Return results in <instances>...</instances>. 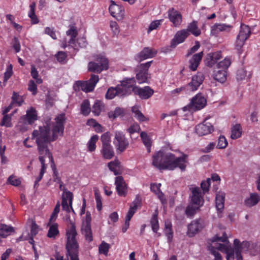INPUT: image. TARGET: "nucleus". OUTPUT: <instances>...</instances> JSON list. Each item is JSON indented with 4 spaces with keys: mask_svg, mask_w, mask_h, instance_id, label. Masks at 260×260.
<instances>
[{
    "mask_svg": "<svg viewBox=\"0 0 260 260\" xmlns=\"http://www.w3.org/2000/svg\"><path fill=\"white\" fill-rule=\"evenodd\" d=\"M66 120L64 113L57 115L52 122L49 118L43 126L33 131L32 138L36 140V143H49L55 141L58 137L63 136Z\"/></svg>",
    "mask_w": 260,
    "mask_h": 260,
    "instance_id": "nucleus-1",
    "label": "nucleus"
},
{
    "mask_svg": "<svg viewBox=\"0 0 260 260\" xmlns=\"http://www.w3.org/2000/svg\"><path fill=\"white\" fill-rule=\"evenodd\" d=\"M188 155L182 153L177 157L170 152L159 151L156 152L152 157V165L158 169L173 171L179 168L181 171H185L188 163Z\"/></svg>",
    "mask_w": 260,
    "mask_h": 260,
    "instance_id": "nucleus-2",
    "label": "nucleus"
},
{
    "mask_svg": "<svg viewBox=\"0 0 260 260\" xmlns=\"http://www.w3.org/2000/svg\"><path fill=\"white\" fill-rule=\"evenodd\" d=\"M68 223L66 231L67 241L66 249V256L68 260H78L79 246L76 237L77 232L76 230L75 223L69 216L66 217Z\"/></svg>",
    "mask_w": 260,
    "mask_h": 260,
    "instance_id": "nucleus-3",
    "label": "nucleus"
},
{
    "mask_svg": "<svg viewBox=\"0 0 260 260\" xmlns=\"http://www.w3.org/2000/svg\"><path fill=\"white\" fill-rule=\"evenodd\" d=\"M215 246L210 245L208 246L209 250L215 256V260H221V256L218 253L217 250L225 252L226 254L227 260H229L230 257L234 256V251H237V252L247 251L250 245L248 242H243L241 243L238 239L234 240V248H232L229 242L226 244L215 243Z\"/></svg>",
    "mask_w": 260,
    "mask_h": 260,
    "instance_id": "nucleus-4",
    "label": "nucleus"
},
{
    "mask_svg": "<svg viewBox=\"0 0 260 260\" xmlns=\"http://www.w3.org/2000/svg\"><path fill=\"white\" fill-rule=\"evenodd\" d=\"M101 140L102 142L101 152L103 156L107 159H111L114 155V152L110 144L111 137L110 133L107 132L103 134L101 137Z\"/></svg>",
    "mask_w": 260,
    "mask_h": 260,
    "instance_id": "nucleus-5",
    "label": "nucleus"
},
{
    "mask_svg": "<svg viewBox=\"0 0 260 260\" xmlns=\"http://www.w3.org/2000/svg\"><path fill=\"white\" fill-rule=\"evenodd\" d=\"M37 119L38 114L36 110L33 107H30L26 110V114L21 116L20 119L19 126H21L20 124H24V127H21L20 130L21 132H25L27 130L26 125H31Z\"/></svg>",
    "mask_w": 260,
    "mask_h": 260,
    "instance_id": "nucleus-6",
    "label": "nucleus"
},
{
    "mask_svg": "<svg viewBox=\"0 0 260 260\" xmlns=\"http://www.w3.org/2000/svg\"><path fill=\"white\" fill-rule=\"evenodd\" d=\"M108 59L103 55L97 56L95 62L90 61L88 63V70L92 72L100 73L103 70H107L109 68Z\"/></svg>",
    "mask_w": 260,
    "mask_h": 260,
    "instance_id": "nucleus-7",
    "label": "nucleus"
},
{
    "mask_svg": "<svg viewBox=\"0 0 260 260\" xmlns=\"http://www.w3.org/2000/svg\"><path fill=\"white\" fill-rule=\"evenodd\" d=\"M250 34V29L248 26L245 24H242L241 25L240 30L237 37L235 42L236 49L239 54L242 53V48L244 45L245 41L249 37Z\"/></svg>",
    "mask_w": 260,
    "mask_h": 260,
    "instance_id": "nucleus-8",
    "label": "nucleus"
},
{
    "mask_svg": "<svg viewBox=\"0 0 260 260\" xmlns=\"http://www.w3.org/2000/svg\"><path fill=\"white\" fill-rule=\"evenodd\" d=\"M206 104V100L205 98L201 94H198L192 98L188 105L183 107V110L184 111L199 110L203 108Z\"/></svg>",
    "mask_w": 260,
    "mask_h": 260,
    "instance_id": "nucleus-9",
    "label": "nucleus"
},
{
    "mask_svg": "<svg viewBox=\"0 0 260 260\" xmlns=\"http://www.w3.org/2000/svg\"><path fill=\"white\" fill-rule=\"evenodd\" d=\"M113 144L116 149L120 152H123L128 146L129 142L121 132L116 131L115 133Z\"/></svg>",
    "mask_w": 260,
    "mask_h": 260,
    "instance_id": "nucleus-10",
    "label": "nucleus"
},
{
    "mask_svg": "<svg viewBox=\"0 0 260 260\" xmlns=\"http://www.w3.org/2000/svg\"><path fill=\"white\" fill-rule=\"evenodd\" d=\"M78 32L76 27L74 26H71L69 30L66 31V35L70 37V40L67 41L66 39L62 41V47L66 48L67 47H71L73 48H77L76 38Z\"/></svg>",
    "mask_w": 260,
    "mask_h": 260,
    "instance_id": "nucleus-11",
    "label": "nucleus"
},
{
    "mask_svg": "<svg viewBox=\"0 0 260 260\" xmlns=\"http://www.w3.org/2000/svg\"><path fill=\"white\" fill-rule=\"evenodd\" d=\"M191 194L190 196V203L194 205L203 206L204 203L203 193H202L200 188L193 185L189 187Z\"/></svg>",
    "mask_w": 260,
    "mask_h": 260,
    "instance_id": "nucleus-12",
    "label": "nucleus"
},
{
    "mask_svg": "<svg viewBox=\"0 0 260 260\" xmlns=\"http://www.w3.org/2000/svg\"><path fill=\"white\" fill-rule=\"evenodd\" d=\"M152 62V61H150L145 63H141L138 66L139 72L136 75V78L139 83L141 84L147 82L148 78L147 71Z\"/></svg>",
    "mask_w": 260,
    "mask_h": 260,
    "instance_id": "nucleus-13",
    "label": "nucleus"
},
{
    "mask_svg": "<svg viewBox=\"0 0 260 260\" xmlns=\"http://www.w3.org/2000/svg\"><path fill=\"white\" fill-rule=\"evenodd\" d=\"M91 220V218L90 213L89 212H87L86 214V218L82 223L81 233L84 235L85 239L88 242H91L93 240L90 225Z\"/></svg>",
    "mask_w": 260,
    "mask_h": 260,
    "instance_id": "nucleus-14",
    "label": "nucleus"
},
{
    "mask_svg": "<svg viewBox=\"0 0 260 260\" xmlns=\"http://www.w3.org/2000/svg\"><path fill=\"white\" fill-rule=\"evenodd\" d=\"M205 79L204 74L198 72L197 74L192 77L191 81L186 85L187 91H194L202 84Z\"/></svg>",
    "mask_w": 260,
    "mask_h": 260,
    "instance_id": "nucleus-15",
    "label": "nucleus"
},
{
    "mask_svg": "<svg viewBox=\"0 0 260 260\" xmlns=\"http://www.w3.org/2000/svg\"><path fill=\"white\" fill-rule=\"evenodd\" d=\"M135 83L134 78L126 79L121 82L120 85H118V90H121L124 96L129 94L132 91H133V88L136 87Z\"/></svg>",
    "mask_w": 260,
    "mask_h": 260,
    "instance_id": "nucleus-16",
    "label": "nucleus"
},
{
    "mask_svg": "<svg viewBox=\"0 0 260 260\" xmlns=\"http://www.w3.org/2000/svg\"><path fill=\"white\" fill-rule=\"evenodd\" d=\"M99 80L98 75H92L89 80L84 82H79V86L83 91L86 92H90L94 89Z\"/></svg>",
    "mask_w": 260,
    "mask_h": 260,
    "instance_id": "nucleus-17",
    "label": "nucleus"
},
{
    "mask_svg": "<svg viewBox=\"0 0 260 260\" xmlns=\"http://www.w3.org/2000/svg\"><path fill=\"white\" fill-rule=\"evenodd\" d=\"M214 130L213 125L206 120L196 126V132L199 136H203L211 133Z\"/></svg>",
    "mask_w": 260,
    "mask_h": 260,
    "instance_id": "nucleus-18",
    "label": "nucleus"
},
{
    "mask_svg": "<svg viewBox=\"0 0 260 260\" xmlns=\"http://www.w3.org/2000/svg\"><path fill=\"white\" fill-rule=\"evenodd\" d=\"M189 35V33L186 29L178 31L171 41V47L175 48L177 45L183 43Z\"/></svg>",
    "mask_w": 260,
    "mask_h": 260,
    "instance_id": "nucleus-19",
    "label": "nucleus"
},
{
    "mask_svg": "<svg viewBox=\"0 0 260 260\" xmlns=\"http://www.w3.org/2000/svg\"><path fill=\"white\" fill-rule=\"evenodd\" d=\"M156 54V50L149 47H145L137 54L136 59L140 62L145 59L152 58Z\"/></svg>",
    "mask_w": 260,
    "mask_h": 260,
    "instance_id": "nucleus-20",
    "label": "nucleus"
},
{
    "mask_svg": "<svg viewBox=\"0 0 260 260\" xmlns=\"http://www.w3.org/2000/svg\"><path fill=\"white\" fill-rule=\"evenodd\" d=\"M133 92L142 99H148L154 93L153 90L149 86H145L144 88L135 87L133 88Z\"/></svg>",
    "mask_w": 260,
    "mask_h": 260,
    "instance_id": "nucleus-21",
    "label": "nucleus"
},
{
    "mask_svg": "<svg viewBox=\"0 0 260 260\" xmlns=\"http://www.w3.org/2000/svg\"><path fill=\"white\" fill-rule=\"evenodd\" d=\"M233 26L225 23H215L211 28V35L217 36L220 32H229Z\"/></svg>",
    "mask_w": 260,
    "mask_h": 260,
    "instance_id": "nucleus-22",
    "label": "nucleus"
},
{
    "mask_svg": "<svg viewBox=\"0 0 260 260\" xmlns=\"http://www.w3.org/2000/svg\"><path fill=\"white\" fill-rule=\"evenodd\" d=\"M73 193L70 191H67L65 192V197L63 194L62 198V207L63 210H65L67 212L70 211L71 209L73 212H74L72 205L73 202Z\"/></svg>",
    "mask_w": 260,
    "mask_h": 260,
    "instance_id": "nucleus-23",
    "label": "nucleus"
},
{
    "mask_svg": "<svg viewBox=\"0 0 260 260\" xmlns=\"http://www.w3.org/2000/svg\"><path fill=\"white\" fill-rule=\"evenodd\" d=\"M115 184L118 194L125 197L127 192L126 183L122 176H119L115 178Z\"/></svg>",
    "mask_w": 260,
    "mask_h": 260,
    "instance_id": "nucleus-24",
    "label": "nucleus"
},
{
    "mask_svg": "<svg viewBox=\"0 0 260 260\" xmlns=\"http://www.w3.org/2000/svg\"><path fill=\"white\" fill-rule=\"evenodd\" d=\"M202 220L198 219L192 221L188 225L187 234L189 237H192L198 233L202 228Z\"/></svg>",
    "mask_w": 260,
    "mask_h": 260,
    "instance_id": "nucleus-25",
    "label": "nucleus"
},
{
    "mask_svg": "<svg viewBox=\"0 0 260 260\" xmlns=\"http://www.w3.org/2000/svg\"><path fill=\"white\" fill-rule=\"evenodd\" d=\"M168 16L170 21L175 27L179 26L182 22V16L181 14L173 8L168 11Z\"/></svg>",
    "mask_w": 260,
    "mask_h": 260,
    "instance_id": "nucleus-26",
    "label": "nucleus"
},
{
    "mask_svg": "<svg viewBox=\"0 0 260 260\" xmlns=\"http://www.w3.org/2000/svg\"><path fill=\"white\" fill-rule=\"evenodd\" d=\"M38 146V151L39 156L48 157L52 162H53V158L51 153L49 151L47 144L48 143H36Z\"/></svg>",
    "mask_w": 260,
    "mask_h": 260,
    "instance_id": "nucleus-27",
    "label": "nucleus"
},
{
    "mask_svg": "<svg viewBox=\"0 0 260 260\" xmlns=\"http://www.w3.org/2000/svg\"><path fill=\"white\" fill-rule=\"evenodd\" d=\"M111 4L109 10L111 15L116 18L121 17L124 14L123 8L119 5L116 4L114 1H110Z\"/></svg>",
    "mask_w": 260,
    "mask_h": 260,
    "instance_id": "nucleus-28",
    "label": "nucleus"
},
{
    "mask_svg": "<svg viewBox=\"0 0 260 260\" xmlns=\"http://www.w3.org/2000/svg\"><path fill=\"white\" fill-rule=\"evenodd\" d=\"M204 53L200 52L194 54L189 60V68L192 71L197 70L200 62L203 58Z\"/></svg>",
    "mask_w": 260,
    "mask_h": 260,
    "instance_id": "nucleus-29",
    "label": "nucleus"
},
{
    "mask_svg": "<svg viewBox=\"0 0 260 260\" xmlns=\"http://www.w3.org/2000/svg\"><path fill=\"white\" fill-rule=\"evenodd\" d=\"M221 58V52L209 53L206 56L205 63L207 66L212 67Z\"/></svg>",
    "mask_w": 260,
    "mask_h": 260,
    "instance_id": "nucleus-30",
    "label": "nucleus"
},
{
    "mask_svg": "<svg viewBox=\"0 0 260 260\" xmlns=\"http://www.w3.org/2000/svg\"><path fill=\"white\" fill-rule=\"evenodd\" d=\"M260 201V197L256 193H251L249 198L246 199L244 203L248 207H251L256 205Z\"/></svg>",
    "mask_w": 260,
    "mask_h": 260,
    "instance_id": "nucleus-31",
    "label": "nucleus"
},
{
    "mask_svg": "<svg viewBox=\"0 0 260 260\" xmlns=\"http://www.w3.org/2000/svg\"><path fill=\"white\" fill-rule=\"evenodd\" d=\"M188 33H191L196 37H198L201 35V30L199 28L197 22L193 21L188 24L187 29Z\"/></svg>",
    "mask_w": 260,
    "mask_h": 260,
    "instance_id": "nucleus-32",
    "label": "nucleus"
},
{
    "mask_svg": "<svg viewBox=\"0 0 260 260\" xmlns=\"http://www.w3.org/2000/svg\"><path fill=\"white\" fill-rule=\"evenodd\" d=\"M225 194L223 192H219L216 194L215 204L218 210L221 211L224 208Z\"/></svg>",
    "mask_w": 260,
    "mask_h": 260,
    "instance_id": "nucleus-33",
    "label": "nucleus"
},
{
    "mask_svg": "<svg viewBox=\"0 0 260 260\" xmlns=\"http://www.w3.org/2000/svg\"><path fill=\"white\" fill-rule=\"evenodd\" d=\"M242 133V127L240 124H236L231 128V138L232 139H237L240 138Z\"/></svg>",
    "mask_w": 260,
    "mask_h": 260,
    "instance_id": "nucleus-34",
    "label": "nucleus"
},
{
    "mask_svg": "<svg viewBox=\"0 0 260 260\" xmlns=\"http://www.w3.org/2000/svg\"><path fill=\"white\" fill-rule=\"evenodd\" d=\"M14 232L13 227L6 224H0V238H5L8 236L10 233Z\"/></svg>",
    "mask_w": 260,
    "mask_h": 260,
    "instance_id": "nucleus-35",
    "label": "nucleus"
},
{
    "mask_svg": "<svg viewBox=\"0 0 260 260\" xmlns=\"http://www.w3.org/2000/svg\"><path fill=\"white\" fill-rule=\"evenodd\" d=\"M104 109L103 103L99 100L95 102L92 107L91 111L95 116H99Z\"/></svg>",
    "mask_w": 260,
    "mask_h": 260,
    "instance_id": "nucleus-36",
    "label": "nucleus"
},
{
    "mask_svg": "<svg viewBox=\"0 0 260 260\" xmlns=\"http://www.w3.org/2000/svg\"><path fill=\"white\" fill-rule=\"evenodd\" d=\"M116 95L118 96H124L121 92V90H118V86L115 87H111L110 88L106 94V98L108 99H113Z\"/></svg>",
    "mask_w": 260,
    "mask_h": 260,
    "instance_id": "nucleus-37",
    "label": "nucleus"
},
{
    "mask_svg": "<svg viewBox=\"0 0 260 260\" xmlns=\"http://www.w3.org/2000/svg\"><path fill=\"white\" fill-rule=\"evenodd\" d=\"M132 111L135 114L134 117L139 121L143 122L148 120L139 110L138 107H133L132 108Z\"/></svg>",
    "mask_w": 260,
    "mask_h": 260,
    "instance_id": "nucleus-38",
    "label": "nucleus"
},
{
    "mask_svg": "<svg viewBox=\"0 0 260 260\" xmlns=\"http://www.w3.org/2000/svg\"><path fill=\"white\" fill-rule=\"evenodd\" d=\"M215 80L223 83L226 79V71L224 70H219L216 71L214 74Z\"/></svg>",
    "mask_w": 260,
    "mask_h": 260,
    "instance_id": "nucleus-39",
    "label": "nucleus"
},
{
    "mask_svg": "<svg viewBox=\"0 0 260 260\" xmlns=\"http://www.w3.org/2000/svg\"><path fill=\"white\" fill-rule=\"evenodd\" d=\"M161 186V184H151L150 186V189L152 191L154 192L156 194H157V197L161 200L162 202L164 200V197L163 193L160 191V187Z\"/></svg>",
    "mask_w": 260,
    "mask_h": 260,
    "instance_id": "nucleus-40",
    "label": "nucleus"
},
{
    "mask_svg": "<svg viewBox=\"0 0 260 260\" xmlns=\"http://www.w3.org/2000/svg\"><path fill=\"white\" fill-rule=\"evenodd\" d=\"M141 139L146 147L148 152L149 153L151 151V142L149 137L147 134L145 132H142L140 134Z\"/></svg>",
    "mask_w": 260,
    "mask_h": 260,
    "instance_id": "nucleus-41",
    "label": "nucleus"
},
{
    "mask_svg": "<svg viewBox=\"0 0 260 260\" xmlns=\"http://www.w3.org/2000/svg\"><path fill=\"white\" fill-rule=\"evenodd\" d=\"M202 206L190 203L186 209V214L187 216H192Z\"/></svg>",
    "mask_w": 260,
    "mask_h": 260,
    "instance_id": "nucleus-42",
    "label": "nucleus"
},
{
    "mask_svg": "<svg viewBox=\"0 0 260 260\" xmlns=\"http://www.w3.org/2000/svg\"><path fill=\"white\" fill-rule=\"evenodd\" d=\"M30 10L28 13V16L31 18L32 23L34 24H37L39 22L38 19L35 14V8H36V4L35 3H32L30 6Z\"/></svg>",
    "mask_w": 260,
    "mask_h": 260,
    "instance_id": "nucleus-43",
    "label": "nucleus"
},
{
    "mask_svg": "<svg viewBox=\"0 0 260 260\" xmlns=\"http://www.w3.org/2000/svg\"><path fill=\"white\" fill-rule=\"evenodd\" d=\"M59 234L58 224L54 223L50 226L47 236L49 238H55Z\"/></svg>",
    "mask_w": 260,
    "mask_h": 260,
    "instance_id": "nucleus-44",
    "label": "nucleus"
},
{
    "mask_svg": "<svg viewBox=\"0 0 260 260\" xmlns=\"http://www.w3.org/2000/svg\"><path fill=\"white\" fill-rule=\"evenodd\" d=\"M81 110L82 113L84 115H88L90 113L91 109L90 107L89 102L87 100H84L81 105Z\"/></svg>",
    "mask_w": 260,
    "mask_h": 260,
    "instance_id": "nucleus-45",
    "label": "nucleus"
},
{
    "mask_svg": "<svg viewBox=\"0 0 260 260\" xmlns=\"http://www.w3.org/2000/svg\"><path fill=\"white\" fill-rule=\"evenodd\" d=\"M99 139L98 135H93L90 139L88 143V148L89 151H94L96 148V143Z\"/></svg>",
    "mask_w": 260,
    "mask_h": 260,
    "instance_id": "nucleus-46",
    "label": "nucleus"
},
{
    "mask_svg": "<svg viewBox=\"0 0 260 260\" xmlns=\"http://www.w3.org/2000/svg\"><path fill=\"white\" fill-rule=\"evenodd\" d=\"M231 64V61L229 58H225L223 60L220 61L217 64V68L221 70L226 71Z\"/></svg>",
    "mask_w": 260,
    "mask_h": 260,
    "instance_id": "nucleus-47",
    "label": "nucleus"
},
{
    "mask_svg": "<svg viewBox=\"0 0 260 260\" xmlns=\"http://www.w3.org/2000/svg\"><path fill=\"white\" fill-rule=\"evenodd\" d=\"M12 114H5L4 115V117L2 119L1 125L2 126H5L7 127H10L12 126V124L11 123Z\"/></svg>",
    "mask_w": 260,
    "mask_h": 260,
    "instance_id": "nucleus-48",
    "label": "nucleus"
},
{
    "mask_svg": "<svg viewBox=\"0 0 260 260\" xmlns=\"http://www.w3.org/2000/svg\"><path fill=\"white\" fill-rule=\"evenodd\" d=\"M152 230L155 233H157L159 229V224L157 218V214H154L150 221Z\"/></svg>",
    "mask_w": 260,
    "mask_h": 260,
    "instance_id": "nucleus-49",
    "label": "nucleus"
},
{
    "mask_svg": "<svg viewBox=\"0 0 260 260\" xmlns=\"http://www.w3.org/2000/svg\"><path fill=\"white\" fill-rule=\"evenodd\" d=\"M12 102L20 106L24 102V100L22 96H20L17 92L14 91L12 96Z\"/></svg>",
    "mask_w": 260,
    "mask_h": 260,
    "instance_id": "nucleus-50",
    "label": "nucleus"
},
{
    "mask_svg": "<svg viewBox=\"0 0 260 260\" xmlns=\"http://www.w3.org/2000/svg\"><path fill=\"white\" fill-rule=\"evenodd\" d=\"M110 248V246L109 244L106 243L105 241H103L99 247V252L100 253L104 254L106 255L108 254Z\"/></svg>",
    "mask_w": 260,
    "mask_h": 260,
    "instance_id": "nucleus-51",
    "label": "nucleus"
},
{
    "mask_svg": "<svg viewBox=\"0 0 260 260\" xmlns=\"http://www.w3.org/2000/svg\"><path fill=\"white\" fill-rule=\"evenodd\" d=\"M108 167L111 171L114 172L115 175L119 173V162L117 161H112L109 162Z\"/></svg>",
    "mask_w": 260,
    "mask_h": 260,
    "instance_id": "nucleus-52",
    "label": "nucleus"
},
{
    "mask_svg": "<svg viewBox=\"0 0 260 260\" xmlns=\"http://www.w3.org/2000/svg\"><path fill=\"white\" fill-rule=\"evenodd\" d=\"M228 144V141L224 136H220L219 137L217 148L219 149H224L226 147Z\"/></svg>",
    "mask_w": 260,
    "mask_h": 260,
    "instance_id": "nucleus-53",
    "label": "nucleus"
},
{
    "mask_svg": "<svg viewBox=\"0 0 260 260\" xmlns=\"http://www.w3.org/2000/svg\"><path fill=\"white\" fill-rule=\"evenodd\" d=\"M7 182L8 183L15 186H19L21 184V181L19 178L13 175L10 176L8 178Z\"/></svg>",
    "mask_w": 260,
    "mask_h": 260,
    "instance_id": "nucleus-54",
    "label": "nucleus"
},
{
    "mask_svg": "<svg viewBox=\"0 0 260 260\" xmlns=\"http://www.w3.org/2000/svg\"><path fill=\"white\" fill-rule=\"evenodd\" d=\"M211 181V179L208 178L206 180L202 181L201 183V187L203 190V194L208 191Z\"/></svg>",
    "mask_w": 260,
    "mask_h": 260,
    "instance_id": "nucleus-55",
    "label": "nucleus"
},
{
    "mask_svg": "<svg viewBox=\"0 0 260 260\" xmlns=\"http://www.w3.org/2000/svg\"><path fill=\"white\" fill-rule=\"evenodd\" d=\"M137 206L136 204H135V205L133 206H131L129 210L125 216V220L127 221H130L132 217L136 212V211L137 210Z\"/></svg>",
    "mask_w": 260,
    "mask_h": 260,
    "instance_id": "nucleus-56",
    "label": "nucleus"
},
{
    "mask_svg": "<svg viewBox=\"0 0 260 260\" xmlns=\"http://www.w3.org/2000/svg\"><path fill=\"white\" fill-rule=\"evenodd\" d=\"M77 48H74L75 50H78L80 48L85 47L87 44L85 38L81 37L76 39Z\"/></svg>",
    "mask_w": 260,
    "mask_h": 260,
    "instance_id": "nucleus-57",
    "label": "nucleus"
},
{
    "mask_svg": "<svg viewBox=\"0 0 260 260\" xmlns=\"http://www.w3.org/2000/svg\"><path fill=\"white\" fill-rule=\"evenodd\" d=\"M140 126L138 123H134L129 128L127 129V132L130 135H132L135 133H139L140 131Z\"/></svg>",
    "mask_w": 260,
    "mask_h": 260,
    "instance_id": "nucleus-58",
    "label": "nucleus"
},
{
    "mask_svg": "<svg viewBox=\"0 0 260 260\" xmlns=\"http://www.w3.org/2000/svg\"><path fill=\"white\" fill-rule=\"evenodd\" d=\"M13 48L15 50L16 52H19L21 49V46L18 39L14 37L11 43Z\"/></svg>",
    "mask_w": 260,
    "mask_h": 260,
    "instance_id": "nucleus-59",
    "label": "nucleus"
},
{
    "mask_svg": "<svg viewBox=\"0 0 260 260\" xmlns=\"http://www.w3.org/2000/svg\"><path fill=\"white\" fill-rule=\"evenodd\" d=\"M246 76V72L243 69L241 68L238 70L236 74V78L238 80H242L245 78Z\"/></svg>",
    "mask_w": 260,
    "mask_h": 260,
    "instance_id": "nucleus-60",
    "label": "nucleus"
},
{
    "mask_svg": "<svg viewBox=\"0 0 260 260\" xmlns=\"http://www.w3.org/2000/svg\"><path fill=\"white\" fill-rule=\"evenodd\" d=\"M12 66L10 64L6 72L4 74V82H6L11 77L12 75Z\"/></svg>",
    "mask_w": 260,
    "mask_h": 260,
    "instance_id": "nucleus-61",
    "label": "nucleus"
},
{
    "mask_svg": "<svg viewBox=\"0 0 260 260\" xmlns=\"http://www.w3.org/2000/svg\"><path fill=\"white\" fill-rule=\"evenodd\" d=\"M45 34L49 35L53 39L56 40L57 39L55 32L53 28L47 27L45 29Z\"/></svg>",
    "mask_w": 260,
    "mask_h": 260,
    "instance_id": "nucleus-62",
    "label": "nucleus"
},
{
    "mask_svg": "<svg viewBox=\"0 0 260 260\" xmlns=\"http://www.w3.org/2000/svg\"><path fill=\"white\" fill-rule=\"evenodd\" d=\"M28 89L30 91L32 92V94L34 95H35L37 93V87L35 82L34 81L30 80L29 82Z\"/></svg>",
    "mask_w": 260,
    "mask_h": 260,
    "instance_id": "nucleus-63",
    "label": "nucleus"
},
{
    "mask_svg": "<svg viewBox=\"0 0 260 260\" xmlns=\"http://www.w3.org/2000/svg\"><path fill=\"white\" fill-rule=\"evenodd\" d=\"M228 241V237L224 233L222 237H219L218 236H214L212 239V242L214 243L216 242L221 241L223 242H226Z\"/></svg>",
    "mask_w": 260,
    "mask_h": 260,
    "instance_id": "nucleus-64",
    "label": "nucleus"
}]
</instances>
